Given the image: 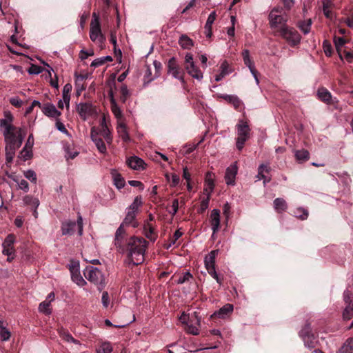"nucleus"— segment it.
Returning <instances> with one entry per match:
<instances>
[{"mask_svg":"<svg viewBox=\"0 0 353 353\" xmlns=\"http://www.w3.org/2000/svg\"><path fill=\"white\" fill-rule=\"evenodd\" d=\"M3 115L4 118L0 119V128L5 139L6 146L19 148L24 139L22 129L12 125L14 117L10 111H5Z\"/></svg>","mask_w":353,"mask_h":353,"instance_id":"obj_1","label":"nucleus"},{"mask_svg":"<svg viewBox=\"0 0 353 353\" xmlns=\"http://www.w3.org/2000/svg\"><path fill=\"white\" fill-rule=\"evenodd\" d=\"M90 137L99 152L101 154H105L107 151L105 142L110 144L112 141V137L107 125L104 114L99 117V125L92 128Z\"/></svg>","mask_w":353,"mask_h":353,"instance_id":"obj_2","label":"nucleus"},{"mask_svg":"<svg viewBox=\"0 0 353 353\" xmlns=\"http://www.w3.org/2000/svg\"><path fill=\"white\" fill-rule=\"evenodd\" d=\"M148 242L143 237L131 236L126 242L125 252L128 259L134 265H137L144 261V255Z\"/></svg>","mask_w":353,"mask_h":353,"instance_id":"obj_3","label":"nucleus"},{"mask_svg":"<svg viewBox=\"0 0 353 353\" xmlns=\"http://www.w3.org/2000/svg\"><path fill=\"white\" fill-rule=\"evenodd\" d=\"M179 321L183 325V329L188 334L192 335L199 334L201 318L197 312L194 311L192 314H187L185 311H183L179 316Z\"/></svg>","mask_w":353,"mask_h":353,"instance_id":"obj_4","label":"nucleus"},{"mask_svg":"<svg viewBox=\"0 0 353 353\" xmlns=\"http://www.w3.org/2000/svg\"><path fill=\"white\" fill-rule=\"evenodd\" d=\"M90 39L94 42L100 49L103 47L105 37L101 32L99 14L94 12L90 23Z\"/></svg>","mask_w":353,"mask_h":353,"instance_id":"obj_5","label":"nucleus"},{"mask_svg":"<svg viewBox=\"0 0 353 353\" xmlns=\"http://www.w3.org/2000/svg\"><path fill=\"white\" fill-rule=\"evenodd\" d=\"M237 130V138L236 139V148L241 151L245 143L249 139L251 129L248 124V120L240 119L236 125Z\"/></svg>","mask_w":353,"mask_h":353,"instance_id":"obj_6","label":"nucleus"},{"mask_svg":"<svg viewBox=\"0 0 353 353\" xmlns=\"http://www.w3.org/2000/svg\"><path fill=\"white\" fill-rule=\"evenodd\" d=\"M299 334L302 339L306 348L309 350L314 349V350L315 349H319V338L317 336H315L312 333L310 323L309 322L307 321L305 323L304 327L300 330Z\"/></svg>","mask_w":353,"mask_h":353,"instance_id":"obj_7","label":"nucleus"},{"mask_svg":"<svg viewBox=\"0 0 353 353\" xmlns=\"http://www.w3.org/2000/svg\"><path fill=\"white\" fill-rule=\"evenodd\" d=\"M279 35L284 39L291 47H295L301 42V36L294 28L288 25L277 30Z\"/></svg>","mask_w":353,"mask_h":353,"instance_id":"obj_8","label":"nucleus"},{"mask_svg":"<svg viewBox=\"0 0 353 353\" xmlns=\"http://www.w3.org/2000/svg\"><path fill=\"white\" fill-rule=\"evenodd\" d=\"M269 24L271 29H279L287 26L288 21L282 8L275 7L270 11L268 15Z\"/></svg>","mask_w":353,"mask_h":353,"instance_id":"obj_9","label":"nucleus"},{"mask_svg":"<svg viewBox=\"0 0 353 353\" xmlns=\"http://www.w3.org/2000/svg\"><path fill=\"white\" fill-rule=\"evenodd\" d=\"M76 229L78 230V234L81 236L83 232V222L81 216H79L77 223L68 221L62 223L61 230L63 235L73 234Z\"/></svg>","mask_w":353,"mask_h":353,"instance_id":"obj_10","label":"nucleus"},{"mask_svg":"<svg viewBox=\"0 0 353 353\" xmlns=\"http://www.w3.org/2000/svg\"><path fill=\"white\" fill-rule=\"evenodd\" d=\"M90 282L96 285L97 290L100 292L105 288L104 276L98 268L90 266Z\"/></svg>","mask_w":353,"mask_h":353,"instance_id":"obj_11","label":"nucleus"},{"mask_svg":"<svg viewBox=\"0 0 353 353\" xmlns=\"http://www.w3.org/2000/svg\"><path fill=\"white\" fill-rule=\"evenodd\" d=\"M68 267L71 274L72 280L79 286L83 287L85 285L86 281L80 274L79 262L78 261L71 260Z\"/></svg>","mask_w":353,"mask_h":353,"instance_id":"obj_12","label":"nucleus"},{"mask_svg":"<svg viewBox=\"0 0 353 353\" xmlns=\"http://www.w3.org/2000/svg\"><path fill=\"white\" fill-rule=\"evenodd\" d=\"M168 73L171 74L173 77L184 83L183 72L177 63L174 57H171L167 63Z\"/></svg>","mask_w":353,"mask_h":353,"instance_id":"obj_13","label":"nucleus"},{"mask_svg":"<svg viewBox=\"0 0 353 353\" xmlns=\"http://www.w3.org/2000/svg\"><path fill=\"white\" fill-rule=\"evenodd\" d=\"M74 76L76 95L79 97L82 91L85 90V80L88 78V72L78 69L75 71Z\"/></svg>","mask_w":353,"mask_h":353,"instance_id":"obj_14","label":"nucleus"},{"mask_svg":"<svg viewBox=\"0 0 353 353\" xmlns=\"http://www.w3.org/2000/svg\"><path fill=\"white\" fill-rule=\"evenodd\" d=\"M125 236L126 233L124 225L123 223H121L115 232L114 245L119 248V251L123 253L125 252L124 240Z\"/></svg>","mask_w":353,"mask_h":353,"instance_id":"obj_15","label":"nucleus"},{"mask_svg":"<svg viewBox=\"0 0 353 353\" xmlns=\"http://www.w3.org/2000/svg\"><path fill=\"white\" fill-rule=\"evenodd\" d=\"M220 210L218 209H213L211 211L210 216V223L212 227L213 234L216 233L220 228Z\"/></svg>","mask_w":353,"mask_h":353,"instance_id":"obj_16","label":"nucleus"},{"mask_svg":"<svg viewBox=\"0 0 353 353\" xmlns=\"http://www.w3.org/2000/svg\"><path fill=\"white\" fill-rule=\"evenodd\" d=\"M242 57L244 64L249 68L256 82L259 83L257 78V71L255 69L254 64L250 57V51L248 49L243 50L242 52Z\"/></svg>","mask_w":353,"mask_h":353,"instance_id":"obj_17","label":"nucleus"},{"mask_svg":"<svg viewBox=\"0 0 353 353\" xmlns=\"http://www.w3.org/2000/svg\"><path fill=\"white\" fill-rule=\"evenodd\" d=\"M41 109L42 112L48 117L58 119L61 114V112L56 108L55 105L50 103H47L41 105Z\"/></svg>","mask_w":353,"mask_h":353,"instance_id":"obj_18","label":"nucleus"},{"mask_svg":"<svg viewBox=\"0 0 353 353\" xmlns=\"http://www.w3.org/2000/svg\"><path fill=\"white\" fill-rule=\"evenodd\" d=\"M271 171V168L268 164L262 163L258 168V174L256 176L258 180L263 179V185H265L271 181V178L267 176L265 174H268Z\"/></svg>","mask_w":353,"mask_h":353,"instance_id":"obj_19","label":"nucleus"},{"mask_svg":"<svg viewBox=\"0 0 353 353\" xmlns=\"http://www.w3.org/2000/svg\"><path fill=\"white\" fill-rule=\"evenodd\" d=\"M143 234L147 239L153 242L156 241L158 236L154 226L148 221H145L144 223Z\"/></svg>","mask_w":353,"mask_h":353,"instance_id":"obj_20","label":"nucleus"},{"mask_svg":"<svg viewBox=\"0 0 353 353\" xmlns=\"http://www.w3.org/2000/svg\"><path fill=\"white\" fill-rule=\"evenodd\" d=\"M238 168L235 164L229 166L225 171V180L228 185H234Z\"/></svg>","mask_w":353,"mask_h":353,"instance_id":"obj_21","label":"nucleus"},{"mask_svg":"<svg viewBox=\"0 0 353 353\" xmlns=\"http://www.w3.org/2000/svg\"><path fill=\"white\" fill-rule=\"evenodd\" d=\"M126 162L128 165L133 170H140L145 169L143 160L137 156L128 158Z\"/></svg>","mask_w":353,"mask_h":353,"instance_id":"obj_22","label":"nucleus"},{"mask_svg":"<svg viewBox=\"0 0 353 353\" xmlns=\"http://www.w3.org/2000/svg\"><path fill=\"white\" fill-rule=\"evenodd\" d=\"M110 95V106H111V110L112 113L114 114V117L117 119H120L122 118V111L119 106L118 105L116 100L114 98L113 92L112 90L109 92Z\"/></svg>","mask_w":353,"mask_h":353,"instance_id":"obj_23","label":"nucleus"},{"mask_svg":"<svg viewBox=\"0 0 353 353\" xmlns=\"http://www.w3.org/2000/svg\"><path fill=\"white\" fill-rule=\"evenodd\" d=\"M318 99L327 104L332 103V94L325 88H319L317 90Z\"/></svg>","mask_w":353,"mask_h":353,"instance_id":"obj_24","label":"nucleus"},{"mask_svg":"<svg viewBox=\"0 0 353 353\" xmlns=\"http://www.w3.org/2000/svg\"><path fill=\"white\" fill-rule=\"evenodd\" d=\"M216 14L215 11L212 12L208 17L205 25V34L207 37L210 38L212 35V26L216 19Z\"/></svg>","mask_w":353,"mask_h":353,"instance_id":"obj_25","label":"nucleus"},{"mask_svg":"<svg viewBox=\"0 0 353 353\" xmlns=\"http://www.w3.org/2000/svg\"><path fill=\"white\" fill-rule=\"evenodd\" d=\"M137 214V212L128 210L125 217L121 223H123L124 226L131 225L133 228H137L138 226V222L136 221Z\"/></svg>","mask_w":353,"mask_h":353,"instance_id":"obj_26","label":"nucleus"},{"mask_svg":"<svg viewBox=\"0 0 353 353\" xmlns=\"http://www.w3.org/2000/svg\"><path fill=\"white\" fill-rule=\"evenodd\" d=\"M111 175L114 184L118 189H121L125 186V181L124 178L116 170H112Z\"/></svg>","mask_w":353,"mask_h":353,"instance_id":"obj_27","label":"nucleus"},{"mask_svg":"<svg viewBox=\"0 0 353 353\" xmlns=\"http://www.w3.org/2000/svg\"><path fill=\"white\" fill-rule=\"evenodd\" d=\"M219 253V250H212L204 259L205 267L206 269L211 267H215V259Z\"/></svg>","mask_w":353,"mask_h":353,"instance_id":"obj_28","label":"nucleus"},{"mask_svg":"<svg viewBox=\"0 0 353 353\" xmlns=\"http://www.w3.org/2000/svg\"><path fill=\"white\" fill-rule=\"evenodd\" d=\"M185 68L188 74H190L192 77L197 80H201L203 79V76L202 72L195 64H194L193 67H191L190 65L185 66Z\"/></svg>","mask_w":353,"mask_h":353,"instance_id":"obj_29","label":"nucleus"},{"mask_svg":"<svg viewBox=\"0 0 353 353\" xmlns=\"http://www.w3.org/2000/svg\"><path fill=\"white\" fill-rule=\"evenodd\" d=\"M205 183L206 187L204 188V191L208 192V194H210L214 188L213 174L212 172H208L206 173Z\"/></svg>","mask_w":353,"mask_h":353,"instance_id":"obj_30","label":"nucleus"},{"mask_svg":"<svg viewBox=\"0 0 353 353\" xmlns=\"http://www.w3.org/2000/svg\"><path fill=\"white\" fill-rule=\"evenodd\" d=\"M312 23V19H308L307 20L299 21L296 26L304 34H307L310 32Z\"/></svg>","mask_w":353,"mask_h":353,"instance_id":"obj_31","label":"nucleus"},{"mask_svg":"<svg viewBox=\"0 0 353 353\" xmlns=\"http://www.w3.org/2000/svg\"><path fill=\"white\" fill-rule=\"evenodd\" d=\"M274 208L278 213H282L288 208V204L283 198H276L274 200Z\"/></svg>","mask_w":353,"mask_h":353,"instance_id":"obj_32","label":"nucleus"},{"mask_svg":"<svg viewBox=\"0 0 353 353\" xmlns=\"http://www.w3.org/2000/svg\"><path fill=\"white\" fill-rule=\"evenodd\" d=\"M117 132L119 137L123 142H128L130 141V136L127 130V128L125 123H120L117 128Z\"/></svg>","mask_w":353,"mask_h":353,"instance_id":"obj_33","label":"nucleus"},{"mask_svg":"<svg viewBox=\"0 0 353 353\" xmlns=\"http://www.w3.org/2000/svg\"><path fill=\"white\" fill-rule=\"evenodd\" d=\"M294 156L296 160L300 163L305 162L310 159L309 152L304 149L296 150Z\"/></svg>","mask_w":353,"mask_h":353,"instance_id":"obj_34","label":"nucleus"},{"mask_svg":"<svg viewBox=\"0 0 353 353\" xmlns=\"http://www.w3.org/2000/svg\"><path fill=\"white\" fill-rule=\"evenodd\" d=\"M336 353H353V338L347 339Z\"/></svg>","mask_w":353,"mask_h":353,"instance_id":"obj_35","label":"nucleus"},{"mask_svg":"<svg viewBox=\"0 0 353 353\" xmlns=\"http://www.w3.org/2000/svg\"><path fill=\"white\" fill-rule=\"evenodd\" d=\"M179 43L183 49H190L194 46L193 41L185 34L180 37Z\"/></svg>","mask_w":353,"mask_h":353,"instance_id":"obj_36","label":"nucleus"},{"mask_svg":"<svg viewBox=\"0 0 353 353\" xmlns=\"http://www.w3.org/2000/svg\"><path fill=\"white\" fill-rule=\"evenodd\" d=\"M77 110L79 114V117L83 120H86L88 117V103H80L77 105Z\"/></svg>","mask_w":353,"mask_h":353,"instance_id":"obj_37","label":"nucleus"},{"mask_svg":"<svg viewBox=\"0 0 353 353\" xmlns=\"http://www.w3.org/2000/svg\"><path fill=\"white\" fill-rule=\"evenodd\" d=\"M226 101L233 105L235 109H238L241 105V101L235 95L225 94L222 97Z\"/></svg>","mask_w":353,"mask_h":353,"instance_id":"obj_38","label":"nucleus"},{"mask_svg":"<svg viewBox=\"0 0 353 353\" xmlns=\"http://www.w3.org/2000/svg\"><path fill=\"white\" fill-rule=\"evenodd\" d=\"M343 300L345 303L344 309H353V294L350 290H345L343 293Z\"/></svg>","mask_w":353,"mask_h":353,"instance_id":"obj_39","label":"nucleus"},{"mask_svg":"<svg viewBox=\"0 0 353 353\" xmlns=\"http://www.w3.org/2000/svg\"><path fill=\"white\" fill-rule=\"evenodd\" d=\"M23 202L26 205H32L35 209H37L40 203L37 198H34L30 195L24 196Z\"/></svg>","mask_w":353,"mask_h":353,"instance_id":"obj_40","label":"nucleus"},{"mask_svg":"<svg viewBox=\"0 0 353 353\" xmlns=\"http://www.w3.org/2000/svg\"><path fill=\"white\" fill-rule=\"evenodd\" d=\"M134 321H135V315L133 314L132 319L125 321L123 324H120V325L113 324L109 319H105L104 321V323H105V326H108V327H125Z\"/></svg>","mask_w":353,"mask_h":353,"instance_id":"obj_41","label":"nucleus"},{"mask_svg":"<svg viewBox=\"0 0 353 353\" xmlns=\"http://www.w3.org/2000/svg\"><path fill=\"white\" fill-rule=\"evenodd\" d=\"M17 148H12L10 146H6V163H10L12 161L13 158L15 155V152Z\"/></svg>","mask_w":353,"mask_h":353,"instance_id":"obj_42","label":"nucleus"},{"mask_svg":"<svg viewBox=\"0 0 353 353\" xmlns=\"http://www.w3.org/2000/svg\"><path fill=\"white\" fill-rule=\"evenodd\" d=\"M142 205L141 196H137L128 210L138 213L139 208Z\"/></svg>","mask_w":353,"mask_h":353,"instance_id":"obj_43","label":"nucleus"},{"mask_svg":"<svg viewBox=\"0 0 353 353\" xmlns=\"http://www.w3.org/2000/svg\"><path fill=\"white\" fill-rule=\"evenodd\" d=\"M112 347L110 343H103L96 350V353H111Z\"/></svg>","mask_w":353,"mask_h":353,"instance_id":"obj_44","label":"nucleus"},{"mask_svg":"<svg viewBox=\"0 0 353 353\" xmlns=\"http://www.w3.org/2000/svg\"><path fill=\"white\" fill-rule=\"evenodd\" d=\"M295 216L299 218L301 220H305L308 217V211L307 210L303 208H299L294 211Z\"/></svg>","mask_w":353,"mask_h":353,"instance_id":"obj_45","label":"nucleus"},{"mask_svg":"<svg viewBox=\"0 0 353 353\" xmlns=\"http://www.w3.org/2000/svg\"><path fill=\"white\" fill-rule=\"evenodd\" d=\"M233 310H216L213 314L210 316L212 319L219 318L225 319L229 316Z\"/></svg>","mask_w":353,"mask_h":353,"instance_id":"obj_46","label":"nucleus"},{"mask_svg":"<svg viewBox=\"0 0 353 353\" xmlns=\"http://www.w3.org/2000/svg\"><path fill=\"white\" fill-rule=\"evenodd\" d=\"M210 199V194H208L207 197L203 199L201 202L200 206L198 209V213L203 214L208 208Z\"/></svg>","mask_w":353,"mask_h":353,"instance_id":"obj_47","label":"nucleus"},{"mask_svg":"<svg viewBox=\"0 0 353 353\" xmlns=\"http://www.w3.org/2000/svg\"><path fill=\"white\" fill-rule=\"evenodd\" d=\"M54 299V294L53 292L50 293L46 299L39 304V309H47Z\"/></svg>","mask_w":353,"mask_h":353,"instance_id":"obj_48","label":"nucleus"},{"mask_svg":"<svg viewBox=\"0 0 353 353\" xmlns=\"http://www.w3.org/2000/svg\"><path fill=\"white\" fill-rule=\"evenodd\" d=\"M59 333L60 334V336L65 341L68 342H73L77 343V341L72 336V335L68 333L67 331L64 330L63 329H60L59 330Z\"/></svg>","mask_w":353,"mask_h":353,"instance_id":"obj_49","label":"nucleus"},{"mask_svg":"<svg viewBox=\"0 0 353 353\" xmlns=\"http://www.w3.org/2000/svg\"><path fill=\"white\" fill-rule=\"evenodd\" d=\"M32 157L31 149H28L26 146H25L23 150L21 151L19 157L23 161H26L30 159Z\"/></svg>","mask_w":353,"mask_h":353,"instance_id":"obj_50","label":"nucleus"},{"mask_svg":"<svg viewBox=\"0 0 353 353\" xmlns=\"http://www.w3.org/2000/svg\"><path fill=\"white\" fill-rule=\"evenodd\" d=\"M207 270H208V272L209 273V274L212 278H214L217 281V283H219V284H221L222 283L223 277H221L216 273L215 267H211L210 268H208Z\"/></svg>","mask_w":353,"mask_h":353,"instance_id":"obj_51","label":"nucleus"},{"mask_svg":"<svg viewBox=\"0 0 353 353\" xmlns=\"http://www.w3.org/2000/svg\"><path fill=\"white\" fill-rule=\"evenodd\" d=\"M191 279H193L192 275L190 272H185L182 275L179 276L177 280L178 284H183L185 282L189 281Z\"/></svg>","mask_w":353,"mask_h":353,"instance_id":"obj_52","label":"nucleus"},{"mask_svg":"<svg viewBox=\"0 0 353 353\" xmlns=\"http://www.w3.org/2000/svg\"><path fill=\"white\" fill-rule=\"evenodd\" d=\"M120 93H121L120 101L124 103H125L127 98L129 95V91L125 85H121V89H120Z\"/></svg>","mask_w":353,"mask_h":353,"instance_id":"obj_53","label":"nucleus"},{"mask_svg":"<svg viewBox=\"0 0 353 353\" xmlns=\"http://www.w3.org/2000/svg\"><path fill=\"white\" fill-rule=\"evenodd\" d=\"M323 11L324 15L327 19H331L332 16V11L330 10V2L327 1H323Z\"/></svg>","mask_w":353,"mask_h":353,"instance_id":"obj_54","label":"nucleus"},{"mask_svg":"<svg viewBox=\"0 0 353 353\" xmlns=\"http://www.w3.org/2000/svg\"><path fill=\"white\" fill-rule=\"evenodd\" d=\"M11 336L10 332L6 328V327L0 330V339L2 341H7Z\"/></svg>","mask_w":353,"mask_h":353,"instance_id":"obj_55","label":"nucleus"},{"mask_svg":"<svg viewBox=\"0 0 353 353\" xmlns=\"http://www.w3.org/2000/svg\"><path fill=\"white\" fill-rule=\"evenodd\" d=\"M182 235V232H181L179 230H176L170 240V243L165 247L166 249H169L172 245H174Z\"/></svg>","mask_w":353,"mask_h":353,"instance_id":"obj_56","label":"nucleus"},{"mask_svg":"<svg viewBox=\"0 0 353 353\" xmlns=\"http://www.w3.org/2000/svg\"><path fill=\"white\" fill-rule=\"evenodd\" d=\"M15 241V236L14 234H10L7 236L3 243H2V246L7 247H13V243Z\"/></svg>","mask_w":353,"mask_h":353,"instance_id":"obj_57","label":"nucleus"},{"mask_svg":"<svg viewBox=\"0 0 353 353\" xmlns=\"http://www.w3.org/2000/svg\"><path fill=\"white\" fill-rule=\"evenodd\" d=\"M28 72L30 74H39L42 72V68L39 65L32 64L28 68Z\"/></svg>","mask_w":353,"mask_h":353,"instance_id":"obj_58","label":"nucleus"},{"mask_svg":"<svg viewBox=\"0 0 353 353\" xmlns=\"http://www.w3.org/2000/svg\"><path fill=\"white\" fill-rule=\"evenodd\" d=\"M334 42L336 50L339 51V48L343 47L345 45V43H346V41L343 37H335L334 39Z\"/></svg>","mask_w":353,"mask_h":353,"instance_id":"obj_59","label":"nucleus"},{"mask_svg":"<svg viewBox=\"0 0 353 353\" xmlns=\"http://www.w3.org/2000/svg\"><path fill=\"white\" fill-rule=\"evenodd\" d=\"M65 152H66L65 157L67 159H74L76 157L79 152L77 151H74L72 152V150H70V145H65L64 147Z\"/></svg>","mask_w":353,"mask_h":353,"instance_id":"obj_60","label":"nucleus"},{"mask_svg":"<svg viewBox=\"0 0 353 353\" xmlns=\"http://www.w3.org/2000/svg\"><path fill=\"white\" fill-rule=\"evenodd\" d=\"M323 48L326 56L330 57L332 53V48L330 43L327 41H324L323 43Z\"/></svg>","mask_w":353,"mask_h":353,"instance_id":"obj_61","label":"nucleus"},{"mask_svg":"<svg viewBox=\"0 0 353 353\" xmlns=\"http://www.w3.org/2000/svg\"><path fill=\"white\" fill-rule=\"evenodd\" d=\"M101 302L103 306L105 308L108 307V306L110 305V297L108 292H103L101 296Z\"/></svg>","mask_w":353,"mask_h":353,"instance_id":"obj_62","label":"nucleus"},{"mask_svg":"<svg viewBox=\"0 0 353 353\" xmlns=\"http://www.w3.org/2000/svg\"><path fill=\"white\" fill-rule=\"evenodd\" d=\"M229 64L227 61H223L220 66L221 73L223 75L226 76L230 73V71L228 70Z\"/></svg>","mask_w":353,"mask_h":353,"instance_id":"obj_63","label":"nucleus"},{"mask_svg":"<svg viewBox=\"0 0 353 353\" xmlns=\"http://www.w3.org/2000/svg\"><path fill=\"white\" fill-rule=\"evenodd\" d=\"M24 175H25L26 178L28 179V180H30V181L36 183L37 176H36V173L33 170H29L26 171L25 172Z\"/></svg>","mask_w":353,"mask_h":353,"instance_id":"obj_64","label":"nucleus"}]
</instances>
